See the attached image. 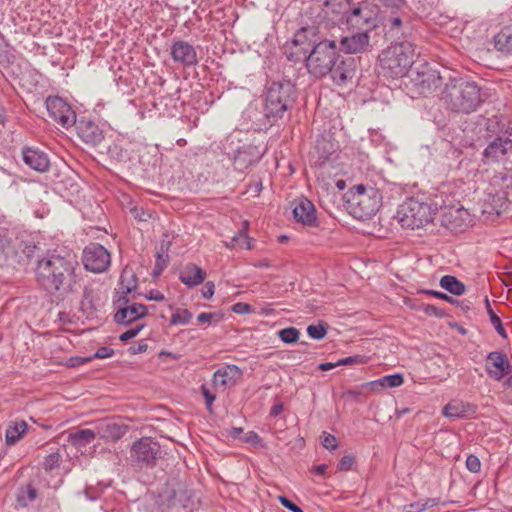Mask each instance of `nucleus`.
I'll list each match as a JSON object with an SVG mask.
<instances>
[{
	"mask_svg": "<svg viewBox=\"0 0 512 512\" xmlns=\"http://www.w3.org/2000/svg\"><path fill=\"white\" fill-rule=\"evenodd\" d=\"M170 54L175 63L184 67H192L198 64L196 49L187 41H173Z\"/></svg>",
	"mask_w": 512,
	"mask_h": 512,
	"instance_id": "nucleus-14",
	"label": "nucleus"
},
{
	"mask_svg": "<svg viewBox=\"0 0 512 512\" xmlns=\"http://www.w3.org/2000/svg\"><path fill=\"white\" fill-rule=\"evenodd\" d=\"M147 298L149 300H154V301H163L165 299L164 295L158 290H151L149 292V295L147 296Z\"/></svg>",
	"mask_w": 512,
	"mask_h": 512,
	"instance_id": "nucleus-61",
	"label": "nucleus"
},
{
	"mask_svg": "<svg viewBox=\"0 0 512 512\" xmlns=\"http://www.w3.org/2000/svg\"><path fill=\"white\" fill-rule=\"evenodd\" d=\"M404 378L400 373L383 376L377 380L367 382L363 387H369L372 391H380L384 388L399 387L403 384Z\"/></svg>",
	"mask_w": 512,
	"mask_h": 512,
	"instance_id": "nucleus-28",
	"label": "nucleus"
},
{
	"mask_svg": "<svg viewBox=\"0 0 512 512\" xmlns=\"http://www.w3.org/2000/svg\"><path fill=\"white\" fill-rule=\"evenodd\" d=\"M466 468L472 473H478L481 469V462L476 455L470 454L466 459Z\"/></svg>",
	"mask_w": 512,
	"mask_h": 512,
	"instance_id": "nucleus-45",
	"label": "nucleus"
},
{
	"mask_svg": "<svg viewBox=\"0 0 512 512\" xmlns=\"http://www.w3.org/2000/svg\"><path fill=\"white\" fill-rule=\"evenodd\" d=\"M420 310H422L426 315L428 316H435L438 318H441L445 315L444 311L435 305L431 304H422L419 307Z\"/></svg>",
	"mask_w": 512,
	"mask_h": 512,
	"instance_id": "nucleus-44",
	"label": "nucleus"
},
{
	"mask_svg": "<svg viewBox=\"0 0 512 512\" xmlns=\"http://www.w3.org/2000/svg\"><path fill=\"white\" fill-rule=\"evenodd\" d=\"M437 205H432L418 198H408L398 210L397 217L402 227L416 229L425 226L434 219Z\"/></svg>",
	"mask_w": 512,
	"mask_h": 512,
	"instance_id": "nucleus-7",
	"label": "nucleus"
},
{
	"mask_svg": "<svg viewBox=\"0 0 512 512\" xmlns=\"http://www.w3.org/2000/svg\"><path fill=\"white\" fill-rule=\"evenodd\" d=\"M137 288V282L135 277L133 276L132 283L128 285L123 284V275H121V283L119 289L116 291V295L113 299V306L115 311L122 307H130L131 299L129 294H131Z\"/></svg>",
	"mask_w": 512,
	"mask_h": 512,
	"instance_id": "nucleus-27",
	"label": "nucleus"
},
{
	"mask_svg": "<svg viewBox=\"0 0 512 512\" xmlns=\"http://www.w3.org/2000/svg\"><path fill=\"white\" fill-rule=\"evenodd\" d=\"M438 502H439L438 499L429 498V499H426L425 502H423V503L418 502V503L411 504V508L414 509V511H416V512H421L430 507L437 505Z\"/></svg>",
	"mask_w": 512,
	"mask_h": 512,
	"instance_id": "nucleus-47",
	"label": "nucleus"
},
{
	"mask_svg": "<svg viewBox=\"0 0 512 512\" xmlns=\"http://www.w3.org/2000/svg\"><path fill=\"white\" fill-rule=\"evenodd\" d=\"M372 19V11L367 3H361L353 7L347 20L354 25L369 24Z\"/></svg>",
	"mask_w": 512,
	"mask_h": 512,
	"instance_id": "nucleus-29",
	"label": "nucleus"
},
{
	"mask_svg": "<svg viewBox=\"0 0 512 512\" xmlns=\"http://www.w3.org/2000/svg\"><path fill=\"white\" fill-rule=\"evenodd\" d=\"M206 272L196 264H186L179 273V280L188 288L196 287L203 283Z\"/></svg>",
	"mask_w": 512,
	"mask_h": 512,
	"instance_id": "nucleus-24",
	"label": "nucleus"
},
{
	"mask_svg": "<svg viewBox=\"0 0 512 512\" xmlns=\"http://www.w3.org/2000/svg\"><path fill=\"white\" fill-rule=\"evenodd\" d=\"M262 157L259 147L247 144L239 147L234 155V167L240 172H244L249 167L255 165Z\"/></svg>",
	"mask_w": 512,
	"mask_h": 512,
	"instance_id": "nucleus-15",
	"label": "nucleus"
},
{
	"mask_svg": "<svg viewBox=\"0 0 512 512\" xmlns=\"http://www.w3.org/2000/svg\"><path fill=\"white\" fill-rule=\"evenodd\" d=\"M366 362V357L361 355H354L338 360L339 366H348L353 364H363Z\"/></svg>",
	"mask_w": 512,
	"mask_h": 512,
	"instance_id": "nucleus-46",
	"label": "nucleus"
},
{
	"mask_svg": "<svg viewBox=\"0 0 512 512\" xmlns=\"http://www.w3.org/2000/svg\"><path fill=\"white\" fill-rule=\"evenodd\" d=\"M97 437L95 429H81L74 433H70L69 442L76 447H83L90 444Z\"/></svg>",
	"mask_w": 512,
	"mask_h": 512,
	"instance_id": "nucleus-30",
	"label": "nucleus"
},
{
	"mask_svg": "<svg viewBox=\"0 0 512 512\" xmlns=\"http://www.w3.org/2000/svg\"><path fill=\"white\" fill-rule=\"evenodd\" d=\"M46 108L49 116L61 127L67 129L76 123L74 110L62 98L49 96L46 99Z\"/></svg>",
	"mask_w": 512,
	"mask_h": 512,
	"instance_id": "nucleus-10",
	"label": "nucleus"
},
{
	"mask_svg": "<svg viewBox=\"0 0 512 512\" xmlns=\"http://www.w3.org/2000/svg\"><path fill=\"white\" fill-rule=\"evenodd\" d=\"M322 445L328 450H335L338 446L337 438L324 432L322 436Z\"/></svg>",
	"mask_w": 512,
	"mask_h": 512,
	"instance_id": "nucleus-48",
	"label": "nucleus"
},
{
	"mask_svg": "<svg viewBox=\"0 0 512 512\" xmlns=\"http://www.w3.org/2000/svg\"><path fill=\"white\" fill-rule=\"evenodd\" d=\"M245 441L246 442H249V443H254V444H258L260 443L261 441V438L259 437V435L253 431H250L246 438H245Z\"/></svg>",
	"mask_w": 512,
	"mask_h": 512,
	"instance_id": "nucleus-62",
	"label": "nucleus"
},
{
	"mask_svg": "<svg viewBox=\"0 0 512 512\" xmlns=\"http://www.w3.org/2000/svg\"><path fill=\"white\" fill-rule=\"evenodd\" d=\"M294 219L306 226L317 227L319 225L316 208L312 201L306 197L295 199L292 203Z\"/></svg>",
	"mask_w": 512,
	"mask_h": 512,
	"instance_id": "nucleus-13",
	"label": "nucleus"
},
{
	"mask_svg": "<svg viewBox=\"0 0 512 512\" xmlns=\"http://www.w3.org/2000/svg\"><path fill=\"white\" fill-rule=\"evenodd\" d=\"M412 81L421 94H426L431 93L439 86L440 77L436 71L426 66L423 70L416 72Z\"/></svg>",
	"mask_w": 512,
	"mask_h": 512,
	"instance_id": "nucleus-21",
	"label": "nucleus"
},
{
	"mask_svg": "<svg viewBox=\"0 0 512 512\" xmlns=\"http://www.w3.org/2000/svg\"><path fill=\"white\" fill-rule=\"evenodd\" d=\"M350 214L358 220L373 217L382 205L380 191L372 186L355 185L345 194Z\"/></svg>",
	"mask_w": 512,
	"mask_h": 512,
	"instance_id": "nucleus-6",
	"label": "nucleus"
},
{
	"mask_svg": "<svg viewBox=\"0 0 512 512\" xmlns=\"http://www.w3.org/2000/svg\"><path fill=\"white\" fill-rule=\"evenodd\" d=\"M12 239L6 234H0V260L5 262L14 254Z\"/></svg>",
	"mask_w": 512,
	"mask_h": 512,
	"instance_id": "nucleus-35",
	"label": "nucleus"
},
{
	"mask_svg": "<svg viewBox=\"0 0 512 512\" xmlns=\"http://www.w3.org/2000/svg\"><path fill=\"white\" fill-rule=\"evenodd\" d=\"M201 392L205 399L206 407L209 411L212 410V404L216 399V396L214 393H212L206 385L201 386Z\"/></svg>",
	"mask_w": 512,
	"mask_h": 512,
	"instance_id": "nucleus-52",
	"label": "nucleus"
},
{
	"mask_svg": "<svg viewBox=\"0 0 512 512\" xmlns=\"http://www.w3.org/2000/svg\"><path fill=\"white\" fill-rule=\"evenodd\" d=\"M248 222H243L242 229L232 238L233 246L245 247L246 249H252L251 241L247 236Z\"/></svg>",
	"mask_w": 512,
	"mask_h": 512,
	"instance_id": "nucleus-36",
	"label": "nucleus"
},
{
	"mask_svg": "<svg viewBox=\"0 0 512 512\" xmlns=\"http://www.w3.org/2000/svg\"><path fill=\"white\" fill-rule=\"evenodd\" d=\"M382 6L390 9L391 12L401 9L405 5V0H379Z\"/></svg>",
	"mask_w": 512,
	"mask_h": 512,
	"instance_id": "nucleus-50",
	"label": "nucleus"
},
{
	"mask_svg": "<svg viewBox=\"0 0 512 512\" xmlns=\"http://www.w3.org/2000/svg\"><path fill=\"white\" fill-rule=\"evenodd\" d=\"M297 89L290 80L274 81L267 88L264 111L270 121L282 119L296 100Z\"/></svg>",
	"mask_w": 512,
	"mask_h": 512,
	"instance_id": "nucleus-5",
	"label": "nucleus"
},
{
	"mask_svg": "<svg viewBox=\"0 0 512 512\" xmlns=\"http://www.w3.org/2000/svg\"><path fill=\"white\" fill-rule=\"evenodd\" d=\"M37 489L32 485L28 484L25 488L21 489L20 495L18 496V502L21 506H28V504L37 498Z\"/></svg>",
	"mask_w": 512,
	"mask_h": 512,
	"instance_id": "nucleus-38",
	"label": "nucleus"
},
{
	"mask_svg": "<svg viewBox=\"0 0 512 512\" xmlns=\"http://www.w3.org/2000/svg\"><path fill=\"white\" fill-rule=\"evenodd\" d=\"M90 360H92V357H71L67 361V366L70 368H75L89 362Z\"/></svg>",
	"mask_w": 512,
	"mask_h": 512,
	"instance_id": "nucleus-54",
	"label": "nucleus"
},
{
	"mask_svg": "<svg viewBox=\"0 0 512 512\" xmlns=\"http://www.w3.org/2000/svg\"><path fill=\"white\" fill-rule=\"evenodd\" d=\"M113 354H114V350L112 348L103 346V347H100L95 352V354L92 356V359L93 358L105 359V358L111 357Z\"/></svg>",
	"mask_w": 512,
	"mask_h": 512,
	"instance_id": "nucleus-55",
	"label": "nucleus"
},
{
	"mask_svg": "<svg viewBox=\"0 0 512 512\" xmlns=\"http://www.w3.org/2000/svg\"><path fill=\"white\" fill-rule=\"evenodd\" d=\"M161 455V446L157 441L151 437H142L132 444L129 460L137 469L153 468Z\"/></svg>",
	"mask_w": 512,
	"mask_h": 512,
	"instance_id": "nucleus-8",
	"label": "nucleus"
},
{
	"mask_svg": "<svg viewBox=\"0 0 512 512\" xmlns=\"http://www.w3.org/2000/svg\"><path fill=\"white\" fill-rule=\"evenodd\" d=\"M315 149L322 163L329 160L330 156L336 151L335 145L324 137L317 140Z\"/></svg>",
	"mask_w": 512,
	"mask_h": 512,
	"instance_id": "nucleus-34",
	"label": "nucleus"
},
{
	"mask_svg": "<svg viewBox=\"0 0 512 512\" xmlns=\"http://www.w3.org/2000/svg\"><path fill=\"white\" fill-rule=\"evenodd\" d=\"M213 317L214 314L203 312L198 315L197 320L200 323H209Z\"/></svg>",
	"mask_w": 512,
	"mask_h": 512,
	"instance_id": "nucleus-63",
	"label": "nucleus"
},
{
	"mask_svg": "<svg viewBox=\"0 0 512 512\" xmlns=\"http://www.w3.org/2000/svg\"><path fill=\"white\" fill-rule=\"evenodd\" d=\"M506 196L504 194L495 195L492 197V201L496 203L494 208L495 212L499 215L501 213V208L506 205Z\"/></svg>",
	"mask_w": 512,
	"mask_h": 512,
	"instance_id": "nucleus-57",
	"label": "nucleus"
},
{
	"mask_svg": "<svg viewBox=\"0 0 512 512\" xmlns=\"http://www.w3.org/2000/svg\"><path fill=\"white\" fill-rule=\"evenodd\" d=\"M147 348L148 345L144 341H141L137 346L130 347L129 351L131 354H140L146 352Z\"/></svg>",
	"mask_w": 512,
	"mask_h": 512,
	"instance_id": "nucleus-60",
	"label": "nucleus"
},
{
	"mask_svg": "<svg viewBox=\"0 0 512 512\" xmlns=\"http://www.w3.org/2000/svg\"><path fill=\"white\" fill-rule=\"evenodd\" d=\"M279 502L282 504L283 507L290 510L291 512H304L301 507L296 505L294 502L289 500L286 496L280 495L278 496Z\"/></svg>",
	"mask_w": 512,
	"mask_h": 512,
	"instance_id": "nucleus-51",
	"label": "nucleus"
},
{
	"mask_svg": "<svg viewBox=\"0 0 512 512\" xmlns=\"http://www.w3.org/2000/svg\"><path fill=\"white\" fill-rule=\"evenodd\" d=\"M440 286L451 294L460 296L465 292V285L455 276L445 275L440 279Z\"/></svg>",
	"mask_w": 512,
	"mask_h": 512,
	"instance_id": "nucleus-32",
	"label": "nucleus"
},
{
	"mask_svg": "<svg viewBox=\"0 0 512 512\" xmlns=\"http://www.w3.org/2000/svg\"><path fill=\"white\" fill-rule=\"evenodd\" d=\"M110 254L102 245L91 243L83 251V263L87 270L100 273L110 265Z\"/></svg>",
	"mask_w": 512,
	"mask_h": 512,
	"instance_id": "nucleus-11",
	"label": "nucleus"
},
{
	"mask_svg": "<svg viewBox=\"0 0 512 512\" xmlns=\"http://www.w3.org/2000/svg\"><path fill=\"white\" fill-rule=\"evenodd\" d=\"M424 293L432 295V296H434L436 298H439V299H442L444 301H447V302H449L451 304H454V303L457 302L456 299H454L453 297H451V296H449V295H447V294H445L443 292L434 291V290H425Z\"/></svg>",
	"mask_w": 512,
	"mask_h": 512,
	"instance_id": "nucleus-56",
	"label": "nucleus"
},
{
	"mask_svg": "<svg viewBox=\"0 0 512 512\" xmlns=\"http://www.w3.org/2000/svg\"><path fill=\"white\" fill-rule=\"evenodd\" d=\"M416 55L415 45L403 40L384 49L379 59V74L388 78H399L408 72Z\"/></svg>",
	"mask_w": 512,
	"mask_h": 512,
	"instance_id": "nucleus-4",
	"label": "nucleus"
},
{
	"mask_svg": "<svg viewBox=\"0 0 512 512\" xmlns=\"http://www.w3.org/2000/svg\"><path fill=\"white\" fill-rule=\"evenodd\" d=\"M383 27L386 36L399 39L400 36H405L409 23L404 24L401 16L392 12L391 15L383 17Z\"/></svg>",
	"mask_w": 512,
	"mask_h": 512,
	"instance_id": "nucleus-25",
	"label": "nucleus"
},
{
	"mask_svg": "<svg viewBox=\"0 0 512 512\" xmlns=\"http://www.w3.org/2000/svg\"><path fill=\"white\" fill-rule=\"evenodd\" d=\"M242 371L236 365H226L218 369L213 375V386L216 389L225 391L227 388L234 386L241 378Z\"/></svg>",
	"mask_w": 512,
	"mask_h": 512,
	"instance_id": "nucleus-18",
	"label": "nucleus"
},
{
	"mask_svg": "<svg viewBox=\"0 0 512 512\" xmlns=\"http://www.w3.org/2000/svg\"><path fill=\"white\" fill-rule=\"evenodd\" d=\"M74 125L76 126L78 136L85 143L96 146L102 141V130L92 120L81 117L79 120L76 119V123Z\"/></svg>",
	"mask_w": 512,
	"mask_h": 512,
	"instance_id": "nucleus-17",
	"label": "nucleus"
},
{
	"mask_svg": "<svg viewBox=\"0 0 512 512\" xmlns=\"http://www.w3.org/2000/svg\"><path fill=\"white\" fill-rule=\"evenodd\" d=\"M143 328L144 324H139L136 327L125 331L119 336L120 341L127 342L128 340L136 337Z\"/></svg>",
	"mask_w": 512,
	"mask_h": 512,
	"instance_id": "nucleus-49",
	"label": "nucleus"
},
{
	"mask_svg": "<svg viewBox=\"0 0 512 512\" xmlns=\"http://www.w3.org/2000/svg\"><path fill=\"white\" fill-rule=\"evenodd\" d=\"M250 310H251L250 305H248L246 303H236L235 305H233V311L235 313H239V314L248 313V312H250Z\"/></svg>",
	"mask_w": 512,
	"mask_h": 512,
	"instance_id": "nucleus-59",
	"label": "nucleus"
},
{
	"mask_svg": "<svg viewBox=\"0 0 512 512\" xmlns=\"http://www.w3.org/2000/svg\"><path fill=\"white\" fill-rule=\"evenodd\" d=\"M192 319V313L187 310H177L170 318V325L187 324Z\"/></svg>",
	"mask_w": 512,
	"mask_h": 512,
	"instance_id": "nucleus-40",
	"label": "nucleus"
},
{
	"mask_svg": "<svg viewBox=\"0 0 512 512\" xmlns=\"http://www.w3.org/2000/svg\"><path fill=\"white\" fill-rule=\"evenodd\" d=\"M307 333L311 338L321 340L327 334V325L323 322H320L317 325H309L307 327Z\"/></svg>",
	"mask_w": 512,
	"mask_h": 512,
	"instance_id": "nucleus-42",
	"label": "nucleus"
},
{
	"mask_svg": "<svg viewBox=\"0 0 512 512\" xmlns=\"http://www.w3.org/2000/svg\"><path fill=\"white\" fill-rule=\"evenodd\" d=\"M97 436L104 440L118 441L128 431V426L112 419H103L95 424Z\"/></svg>",
	"mask_w": 512,
	"mask_h": 512,
	"instance_id": "nucleus-16",
	"label": "nucleus"
},
{
	"mask_svg": "<svg viewBox=\"0 0 512 512\" xmlns=\"http://www.w3.org/2000/svg\"><path fill=\"white\" fill-rule=\"evenodd\" d=\"M279 338L286 344H293L299 340L300 332L295 327L281 329L278 332Z\"/></svg>",
	"mask_w": 512,
	"mask_h": 512,
	"instance_id": "nucleus-39",
	"label": "nucleus"
},
{
	"mask_svg": "<svg viewBox=\"0 0 512 512\" xmlns=\"http://www.w3.org/2000/svg\"><path fill=\"white\" fill-rule=\"evenodd\" d=\"M369 42L368 32L354 33L341 38L339 49L346 54L362 53L369 46Z\"/></svg>",
	"mask_w": 512,
	"mask_h": 512,
	"instance_id": "nucleus-19",
	"label": "nucleus"
},
{
	"mask_svg": "<svg viewBox=\"0 0 512 512\" xmlns=\"http://www.w3.org/2000/svg\"><path fill=\"white\" fill-rule=\"evenodd\" d=\"M485 369L494 380L500 381L512 371V365L506 354L492 351L487 355Z\"/></svg>",
	"mask_w": 512,
	"mask_h": 512,
	"instance_id": "nucleus-12",
	"label": "nucleus"
},
{
	"mask_svg": "<svg viewBox=\"0 0 512 512\" xmlns=\"http://www.w3.org/2000/svg\"><path fill=\"white\" fill-rule=\"evenodd\" d=\"M306 62L308 72L316 77L330 76L337 86H345L356 74L357 64L354 58L339 54L334 40L324 39L315 45L302 59Z\"/></svg>",
	"mask_w": 512,
	"mask_h": 512,
	"instance_id": "nucleus-2",
	"label": "nucleus"
},
{
	"mask_svg": "<svg viewBox=\"0 0 512 512\" xmlns=\"http://www.w3.org/2000/svg\"><path fill=\"white\" fill-rule=\"evenodd\" d=\"M215 285L213 282L208 281L205 284V288L202 290V296L205 299H211L214 295Z\"/></svg>",
	"mask_w": 512,
	"mask_h": 512,
	"instance_id": "nucleus-58",
	"label": "nucleus"
},
{
	"mask_svg": "<svg viewBox=\"0 0 512 512\" xmlns=\"http://www.w3.org/2000/svg\"><path fill=\"white\" fill-rule=\"evenodd\" d=\"M475 412L476 407L474 405L462 401H451L442 410L443 415L448 418H465Z\"/></svg>",
	"mask_w": 512,
	"mask_h": 512,
	"instance_id": "nucleus-26",
	"label": "nucleus"
},
{
	"mask_svg": "<svg viewBox=\"0 0 512 512\" xmlns=\"http://www.w3.org/2000/svg\"><path fill=\"white\" fill-rule=\"evenodd\" d=\"M485 302H486L487 313L489 315L491 324L493 325V327L495 328L497 333L501 337L506 339L507 338V333L505 331V328H504V326L502 324L501 319L494 313L493 309L491 308V305L489 303L488 297L485 298Z\"/></svg>",
	"mask_w": 512,
	"mask_h": 512,
	"instance_id": "nucleus-37",
	"label": "nucleus"
},
{
	"mask_svg": "<svg viewBox=\"0 0 512 512\" xmlns=\"http://www.w3.org/2000/svg\"><path fill=\"white\" fill-rule=\"evenodd\" d=\"M23 161L31 169L44 173L49 170L50 161L48 156L39 149L26 147L22 151Z\"/></svg>",
	"mask_w": 512,
	"mask_h": 512,
	"instance_id": "nucleus-23",
	"label": "nucleus"
},
{
	"mask_svg": "<svg viewBox=\"0 0 512 512\" xmlns=\"http://www.w3.org/2000/svg\"><path fill=\"white\" fill-rule=\"evenodd\" d=\"M322 41L319 35L318 27L304 26L298 29L291 41V51H287L286 55L290 61L299 62L311 51V49Z\"/></svg>",
	"mask_w": 512,
	"mask_h": 512,
	"instance_id": "nucleus-9",
	"label": "nucleus"
},
{
	"mask_svg": "<svg viewBox=\"0 0 512 512\" xmlns=\"http://www.w3.org/2000/svg\"><path fill=\"white\" fill-rule=\"evenodd\" d=\"M61 455L59 452H52L47 455L42 463L46 472H51L60 466Z\"/></svg>",
	"mask_w": 512,
	"mask_h": 512,
	"instance_id": "nucleus-41",
	"label": "nucleus"
},
{
	"mask_svg": "<svg viewBox=\"0 0 512 512\" xmlns=\"http://www.w3.org/2000/svg\"><path fill=\"white\" fill-rule=\"evenodd\" d=\"M283 411V404L277 403L274 404L270 409V416L276 417Z\"/></svg>",
	"mask_w": 512,
	"mask_h": 512,
	"instance_id": "nucleus-64",
	"label": "nucleus"
},
{
	"mask_svg": "<svg viewBox=\"0 0 512 512\" xmlns=\"http://www.w3.org/2000/svg\"><path fill=\"white\" fill-rule=\"evenodd\" d=\"M354 462H355L354 456L345 455L340 459L339 464H338V469L340 471H349V470H351Z\"/></svg>",
	"mask_w": 512,
	"mask_h": 512,
	"instance_id": "nucleus-53",
	"label": "nucleus"
},
{
	"mask_svg": "<svg viewBox=\"0 0 512 512\" xmlns=\"http://www.w3.org/2000/svg\"><path fill=\"white\" fill-rule=\"evenodd\" d=\"M494 46L498 51L512 54V29L504 28L495 35Z\"/></svg>",
	"mask_w": 512,
	"mask_h": 512,
	"instance_id": "nucleus-31",
	"label": "nucleus"
},
{
	"mask_svg": "<svg viewBox=\"0 0 512 512\" xmlns=\"http://www.w3.org/2000/svg\"><path fill=\"white\" fill-rule=\"evenodd\" d=\"M27 427L28 426L24 421L16 422L14 425H10L6 429L5 433L7 444L14 445L17 443L23 437Z\"/></svg>",
	"mask_w": 512,
	"mask_h": 512,
	"instance_id": "nucleus-33",
	"label": "nucleus"
},
{
	"mask_svg": "<svg viewBox=\"0 0 512 512\" xmlns=\"http://www.w3.org/2000/svg\"><path fill=\"white\" fill-rule=\"evenodd\" d=\"M78 266L75 256L70 254H46L36 261L35 281L46 294L63 301L79 290Z\"/></svg>",
	"mask_w": 512,
	"mask_h": 512,
	"instance_id": "nucleus-1",
	"label": "nucleus"
},
{
	"mask_svg": "<svg viewBox=\"0 0 512 512\" xmlns=\"http://www.w3.org/2000/svg\"><path fill=\"white\" fill-rule=\"evenodd\" d=\"M446 107L455 113L470 114L483 102L480 86L465 78L450 79L442 91Z\"/></svg>",
	"mask_w": 512,
	"mask_h": 512,
	"instance_id": "nucleus-3",
	"label": "nucleus"
},
{
	"mask_svg": "<svg viewBox=\"0 0 512 512\" xmlns=\"http://www.w3.org/2000/svg\"><path fill=\"white\" fill-rule=\"evenodd\" d=\"M167 258H168V256L164 257L163 254H161L159 252L157 253L156 263H155V267H154L153 273H152L153 277H158L163 272V270L166 268Z\"/></svg>",
	"mask_w": 512,
	"mask_h": 512,
	"instance_id": "nucleus-43",
	"label": "nucleus"
},
{
	"mask_svg": "<svg viewBox=\"0 0 512 512\" xmlns=\"http://www.w3.org/2000/svg\"><path fill=\"white\" fill-rule=\"evenodd\" d=\"M512 151V140L507 137L495 138L483 151V157L489 161H499Z\"/></svg>",
	"mask_w": 512,
	"mask_h": 512,
	"instance_id": "nucleus-22",
	"label": "nucleus"
},
{
	"mask_svg": "<svg viewBox=\"0 0 512 512\" xmlns=\"http://www.w3.org/2000/svg\"><path fill=\"white\" fill-rule=\"evenodd\" d=\"M147 314V306L140 303H132L130 307H122L115 311L114 321L117 324L127 326L134 321L144 318Z\"/></svg>",
	"mask_w": 512,
	"mask_h": 512,
	"instance_id": "nucleus-20",
	"label": "nucleus"
}]
</instances>
